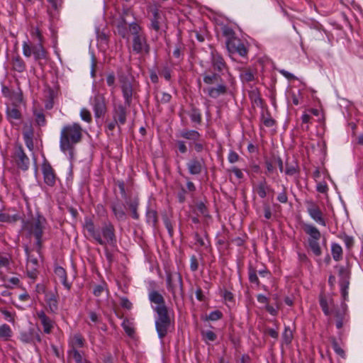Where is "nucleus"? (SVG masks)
<instances>
[{
    "instance_id": "58",
    "label": "nucleus",
    "mask_w": 363,
    "mask_h": 363,
    "mask_svg": "<svg viewBox=\"0 0 363 363\" xmlns=\"http://www.w3.org/2000/svg\"><path fill=\"white\" fill-rule=\"evenodd\" d=\"M194 145V149L197 152H201L204 149V141L199 139V141H196L192 143Z\"/></svg>"
},
{
    "instance_id": "53",
    "label": "nucleus",
    "mask_w": 363,
    "mask_h": 363,
    "mask_svg": "<svg viewBox=\"0 0 363 363\" xmlns=\"http://www.w3.org/2000/svg\"><path fill=\"white\" fill-rule=\"evenodd\" d=\"M122 326L129 337H133L135 334V330L133 327L129 325L128 321H123Z\"/></svg>"
},
{
    "instance_id": "35",
    "label": "nucleus",
    "mask_w": 363,
    "mask_h": 363,
    "mask_svg": "<svg viewBox=\"0 0 363 363\" xmlns=\"http://www.w3.org/2000/svg\"><path fill=\"white\" fill-rule=\"evenodd\" d=\"M147 222L151 223L154 227L157 223V213L153 209H147L146 213Z\"/></svg>"
},
{
    "instance_id": "54",
    "label": "nucleus",
    "mask_w": 363,
    "mask_h": 363,
    "mask_svg": "<svg viewBox=\"0 0 363 363\" xmlns=\"http://www.w3.org/2000/svg\"><path fill=\"white\" fill-rule=\"evenodd\" d=\"M35 121L38 125H44L45 124V117L43 113H35Z\"/></svg>"
},
{
    "instance_id": "64",
    "label": "nucleus",
    "mask_w": 363,
    "mask_h": 363,
    "mask_svg": "<svg viewBox=\"0 0 363 363\" xmlns=\"http://www.w3.org/2000/svg\"><path fill=\"white\" fill-rule=\"evenodd\" d=\"M240 159V157L237 152L235 151H230L228 155V160L230 163H235L238 162Z\"/></svg>"
},
{
    "instance_id": "21",
    "label": "nucleus",
    "mask_w": 363,
    "mask_h": 363,
    "mask_svg": "<svg viewBox=\"0 0 363 363\" xmlns=\"http://www.w3.org/2000/svg\"><path fill=\"white\" fill-rule=\"evenodd\" d=\"M227 91L228 88L223 82H219V84L216 87H210L208 89V94L213 99H216L220 95H224Z\"/></svg>"
},
{
    "instance_id": "13",
    "label": "nucleus",
    "mask_w": 363,
    "mask_h": 363,
    "mask_svg": "<svg viewBox=\"0 0 363 363\" xmlns=\"http://www.w3.org/2000/svg\"><path fill=\"white\" fill-rule=\"evenodd\" d=\"M128 106L122 104H114L113 107V118L119 122V125H124L126 123L128 115Z\"/></svg>"
},
{
    "instance_id": "28",
    "label": "nucleus",
    "mask_w": 363,
    "mask_h": 363,
    "mask_svg": "<svg viewBox=\"0 0 363 363\" xmlns=\"http://www.w3.org/2000/svg\"><path fill=\"white\" fill-rule=\"evenodd\" d=\"M125 203L131 211L133 218L135 220H138L139 218V213H138L139 199L138 198L129 199L128 201H126Z\"/></svg>"
},
{
    "instance_id": "56",
    "label": "nucleus",
    "mask_w": 363,
    "mask_h": 363,
    "mask_svg": "<svg viewBox=\"0 0 363 363\" xmlns=\"http://www.w3.org/2000/svg\"><path fill=\"white\" fill-rule=\"evenodd\" d=\"M342 239L345 243V245L348 250H350L354 245V240L352 237L345 234L342 236Z\"/></svg>"
},
{
    "instance_id": "26",
    "label": "nucleus",
    "mask_w": 363,
    "mask_h": 363,
    "mask_svg": "<svg viewBox=\"0 0 363 363\" xmlns=\"http://www.w3.org/2000/svg\"><path fill=\"white\" fill-rule=\"evenodd\" d=\"M223 74L216 72L211 74L205 73L203 74V82L207 84H213L215 83L222 82L221 75Z\"/></svg>"
},
{
    "instance_id": "27",
    "label": "nucleus",
    "mask_w": 363,
    "mask_h": 363,
    "mask_svg": "<svg viewBox=\"0 0 363 363\" xmlns=\"http://www.w3.org/2000/svg\"><path fill=\"white\" fill-rule=\"evenodd\" d=\"M127 25L125 18L122 16L116 26L118 34L123 38H128V36Z\"/></svg>"
},
{
    "instance_id": "62",
    "label": "nucleus",
    "mask_w": 363,
    "mask_h": 363,
    "mask_svg": "<svg viewBox=\"0 0 363 363\" xmlns=\"http://www.w3.org/2000/svg\"><path fill=\"white\" fill-rule=\"evenodd\" d=\"M121 305L123 308L128 310L132 308V303L126 297L121 298Z\"/></svg>"
},
{
    "instance_id": "10",
    "label": "nucleus",
    "mask_w": 363,
    "mask_h": 363,
    "mask_svg": "<svg viewBox=\"0 0 363 363\" xmlns=\"http://www.w3.org/2000/svg\"><path fill=\"white\" fill-rule=\"evenodd\" d=\"M13 158L18 168L23 171L28 169L30 160L21 145L15 147Z\"/></svg>"
},
{
    "instance_id": "15",
    "label": "nucleus",
    "mask_w": 363,
    "mask_h": 363,
    "mask_svg": "<svg viewBox=\"0 0 363 363\" xmlns=\"http://www.w3.org/2000/svg\"><path fill=\"white\" fill-rule=\"evenodd\" d=\"M42 172L45 183L50 186H53L55 184L56 175L54 169L48 162L45 161L43 163Z\"/></svg>"
},
{
    "instance_id": "44",
    "label": "nucleus",
    "mask_w": 363,
    "mask_h": 363,
    "mask_svg": "<svg viewBox=\"0 0 363 363\" xmlns=\"http://www.w3.org/2000/svg\"><path fill=\"white\" fill-rule=\"evenodd\" d=\"M115 184L118 186L121 196L123 199H125V201L126 202V201L130 199L128 197V194L125 191V182L123 181L118 180L115 182Z\"/></svg>"
},
{
    "instance_id": "32",
    "label": "nucleus",
    "mask_w": 363,
    "mask_h": 363,
    "mask_svg": "<svg viewBox=\"0 0 363 363\" xmlns=\"http://www.w3.org/2000/svg\"><path fill=\"white\" fill-rule=\"evenodd\" d=\"M189 116L192 122L196 123L197 124L201 123V113L200 111L195 106L191 107Z\"/></svg>"
},
{
    "instance_id": "50",
    "label": "nucleus",
    "mask_w": 363,
    "mask_h": 363,
    "mask_svg": "<svg viewBox=\"0 0 363 363\" xmlns=\"http://www.w3.org/2000/svg\"><path fill=\"white\" fill-rule=\"evenodd\" d=\"M293 339L292 331L290 330L289 327H286L284 332L283 333V340L286 345H289Z\"/></svg>"
},
{
    "instance_id": "6",
    "label": "nucleus",
    "mask_w": 363,
    "mask_h": 363,
    "mask_svg": "<svg viewBox=\"0 0 363 363\" xmlns=\"http://www.w3.org/2000/svg\"><path fill=\"white\" fill-rule=\"evenodd\" d=\"M303 230L309 236L308 239L309 248L315 256H320L322 250L318 243V240L321 238L320 232L316 227L311 224H304Z\"/></svg>"
},
{
    "instance_id": "48",
    "label": "nucleus",
    "mask_w": 363,
    "mask_h": 363,
    "mask_svg": "<svg viewBox=\"0 0 363 363\" xmlns=\"http://www.w3.org/2000/svg\"><path fill=\"white\" fill-rule=\"evenodd\" d=\"M198 211L205 217H208V212L206 206L203 201L197 202L196 204Z\"/></svg>"
},
{
    "instance_id": "42",
    "label": "nucleus",
    "mask_w": 363,
    "mask_h": 363,
    "mask_svg": "<svg viewBox=\"0 0 363 363\" xmlns=\"http://www.w3.org/2000/svg\"><path fill=\"white\" fill-rule=\"evenodd\" d=\"M222 33L224 36L227 37V40H232L235 39L236 37L235 36V33L233 30V28L228 26H224L222 27Z\"/></svg>"
},
{
    "instance_id": "57",
    "label": "nucleus",
    "mask_w": 363,
    "mask_h": 363,
    "mask_svg": "<svg viewBox=\"0 0 363 363\" xmlns=\"http://www.w3.org/2000/svg\"><path fill=\"white\" fill-rule=\"evenodd\" d=\"M23 52L26 57H30L31 54H33V47H30L26 42H24L23 45Z\"/></svg>"
},
{
    "instance_id": "22",
    "label": "nucleus",
    "mask_w": 363,
    "mask_h": 363,
    "mask_svg": "<svg viewBox=\"0 0 363 363\" xmlns=\"http://www.w3.org/2000/svg\"><path fill=\"white\" fill-rule=\"evenodd\" d=\"M180 136L189 140L191 142L190 144L199 141V139L201 137V134L198 131L188 129H184L181 131Z\"/></svg>"
},
{
    "instance_id": "11",
    "label": "nucleus",
    "mask_w": 363,
    "mask_h": 363,
    "mask_svg": "<svg viewBox=\"0 0 363 363\" xmlns=\"http://www.w3.org/2000/svg\"><path fill=\"white\" fill-rule=\"evenodd\" d=\"M226 47L229 52L238 53L242 57H246L248 49L245 44L238 38L226 40Z\"/></svg>"
},
{
    "instance_id": "5",
    "label": "nucleus",
    "mask_w": 363,
    "mask_h": 363,
    "mask_svg": "<svg viewBox=\"0 0 363 363\" xmlns=\"http://www.w3.org/2000/svg\"><path fill=\"white\" fill-rule=\"evenodd\" d=\"M46 219L40 215H38L33 222L28 224V230L29 234L33 235L35 238V245L38 252H40L43 247V235L45 229Z\"/></svg>"
},
{
    "instance_id": "18",
    "label": "nucleus",
    "mask_w": 363,
    "mask_h": 363,
    "mask_svg": "<svg viewBox=\"0 0 363 363\" xmlns=\"http://www.w3.org/2000/svg\"><path fill=\"white\" fill-rule=\"evenodd\" d=\"M37 316L40 320L41 324L43 326V331L46 334H50L54 327V322L46 315L43 311L37 312Z\"/></svg>"
},
{
    "instance_id": "30",
    "label": "nucleus",
    "mask_w": 363,
    "mask_h": 363,
    "mask_svg": "<svg viewBox=\"0 0 363 363\" xmlns=\"http://www.w3.org/2000/svg\"><path fill=\"white\" fill-rule=\"evenodd\" d=\"M12 65L15 71L23 72L26 69V64L23 59L17 55L12 59Z\"/></svg>"
},
{
    "instance_id": "40",
    "label": "nucleus",
    "mask_w": 363,
    "mask_h": 363,
    "mask_svg": "<svg viewBox=\"0 0 363 363\" xmlns=\"http://www.w3.org/2000/svg\"><path fill=\"white\" fill-rule=\"evenodd\" d=\"M160 15L158 11L156 9L153 12V18L151 20V27L156 31H158L160 30Z\"/></svg>"
},
{
    "instance_id": "59",
    "label": "nucleus",
    "mask_w": 363,
    "mask_h": 363,
    "mask_svg": "<svg viewBox=\"0 0 363 363\" xmlns=\"http://www.w3.org/2000/svg\"><path fill=\"white\" fill-rule=\"evenodd\" d=\"M199 268V262L195 255L191 257L190 269L192 272H196Z\"/></svg>"
},
{
    "instance_id": "63",
    "label": "nucleus",
    "mask_w": 363,
    "mask_h": 363,
    "mask_svg": "<svg viewBox=\"0 0 363 363\" xmlns=\"http://www.w3.org/2000/svg\"><path fill=\"white\" fill-rule=\"evenodd\" d=\"M277 200L279 202L283 203H285L288 201V197H287L286 191L285 187H284L283 191L281 192L280 194H279V195L277 196Z\"/></svg>"
},
{
    "instance_id": "12",
    "label": "nucleus",
    "mask_w": 363,
    "mask_h": 363,
    "mask_svg": "<svg viewBox=\"0 0 363 363\" xmlns=\"http://www.w3.org/2000/svg\"><path fill=\"white\" fill-rule=\"evenodd\" d=\"M306 204L307 207V212L310 216L317 223L325 226L326 223L319 206L311 200L306 201Z\"/></svg>"
},
{
    "instance_id": "51",
    "label": "nucleus",
    "mask_w": 363,
    "mask_h": 363,
    "mask_svg": "<svg viewBox=\"0 0 363 363\" xmlns=\"http://www.w3.org/2000/svg\"><path fill=\"white\" fill-rule=\"evenodd\" d=\"M163 221L170 237H173L174 230L171 220L167 216H163Z\"/></svg>"
},
{
    "instance_id": "23",
    "label": "nucleus",
    "mask_w": 363,
    "mask_h": 363,
    "mask_svg": "<svg viewBox=\"0 0 363 363\" xmlns=\"http://www.w3.org/2000/svg\"><path fill=\"white\" fill-rule=\"evenodd\" d=\"M121 90L123 93V96L125 99V104L128 106H130L132 103V99L133 95V89L132 84H125L121 86Z\"/></svg>"
},
{
    "instance_id": "1",
    "label": "nucleus",
    "mask_w": 363,
    "mask_h": 363,
    "mask_svg": "<svg viewBox=\"0 0 363 363\" xmlns=\"http://www.w3.org/2000/svg\"><path fill=\"white\" fill-rule=\"evenodd\" d=\"M148 297L151 303L157 305L154 308V311L157 313L155 328L159 337L162 340L167 335L172 325L168 308L165 304L163 296L159 291L151 290Z\"/></svg>"
},
{
    "instance_id": "55",
    "label": "nucleus",
    "mask_w": 363,
    "mask_h": 363,
    "mask_svg": "<svg viewBox=\"0 0 363 363\" xmlns=\"http://www.w3.org/2000/svg\"><path fill=\"white\" fill-rule=\"evenodd\" d=\"M202 335H203V337L206 339H207L208 340L212 341V342L215 341L217 338L216 334L211 330H207L205 332H202Z\"/></svg>"
},
{
    "instance_id": "9",
    "label": "nucleus",
    "mask_w": 363,
    "mask_h": 363,
    "mask_svg": "<svg viewBox=\"0 0 363 363\" xmlns=\"http://www.w3.org/2000/svg\"><path fill=\"white\" fill-rule=\"evenodd\" d=\"M94 116L96 118H103L107 112L106 98L104 94H97L91 101Z\"/></svg>"
},
{
    "instance_id": "43",
    "label": "nucleus",
    "mask_w": 363,
    "mask_h": 363,
    "mask_svg": "<svg viewBox=\"0 0 363 363\" xmlns=\"http://www.w3.org/2000/svg\"><path fill=\"white\" fill-rule=\"evenodd\" d=\"M249 280L251 283L256 284L257 286L259 285V281L257 275V270L252 267H250L248 269Z\"/></svg>"
},
{
    "instance_id": "38",
    "label": "nucleus",
    "mask_w": 363,
    "mask_h": 363,
    "mask_svg": "<svg viewBox=\"0 0 363 363\" xmlns=\"http://www.w3.org/2000/svg\"><path fill=\"white\" fill-rule=\"evenodd\" d=\"M285 174L289 176H294L298 172V165L297 163L290 164L288 161L286 162Z\"/></svg>"
},
{
    "instance_id": "36",
    "label": "nucleus",
    "mask_w": 363,
    "mask_h": 363,
    "mask_svg": "<svg viewBox=\"0 0 363 363\" xmlns=\"http://www.w3.org/2000/svg\"><path fill=\"white\" fill-rule=\"evenodd\" d=\"M33 328L23 331L20 333V340L25 343H33Z\"/></svg>"
},
{
    "instance_id": "49",
    "label": "nucleus",
    "mask_w": 363,
    "mask_h": 363,
    "mask_svg": "<svg viewBox=\"0 0 363 363\" xmlns=\"http://www.w3.org/2000/svg\"><path fill=\"white\" fill-rule=\"evenodd\" d=\"M0 312L4 315V318L7 320L8 321L14 323L15 322V313H12L10 311H7L4 308L0 307Z\"/></svg>"
},
{
    "instance_id": "19",
    "label": "nucleus",
    "mask_w": 363,
    "mask_h": 363,
    "mask_svg": "<svg viewBox=\"0 0 363 363\" xmlns=\"http://www.w3.org/2000/svg\"><path fill=\"white\" fill-rule=\"evenodd\" d=\"M330 312L334 315L336 319L337 328H342L343 327V322L347 314V308L345 305L344 304V307H342V308L337 307L333 308Z\"/></svg>"
},
{
    "instance_id": "52",
    "label": "nucleus",
    "mask_w": 363,
    "mask_h": 363,
    "mask_svg": "<svg viewBox=\"0 0 363 363\" xmlns=\"http://www.w3.org/2000/svg\"><path fill=\"white\" fill-rule=\"evenodd\" d=\"M223 317V313L218 311V310H216V311H212L210 313V314L208 315V316L206 318L207 320H218L220 318H222Z\"/></svg>"
},
{
    "instance_id": "29",
    "label": "nucleus",
    "mask_w": 363,
    "mask_h": 363,
    "mask_svg": "<svg viewBox=\"0 0 363 363\" xmlns=\"http://www.w3.org/2000/svg\"><path fill=\"white\" fill-rule=\"evenodd\" d=\"M270 190V187L267 185L265 178H263L257 186L256 191L259 196L264 199L267 196V191Z\"/></svg>"
},
{
    "instance_id": "60",
    "label": "nucleus",
    "mask_w": 363,
    "mask_h": 363,
    "mask_svg": "<svg viewBox=\"0 0 363 363\" xmlns=\"http://www.w3.org/2000/svg\"><path fill=\"white\" fill-rule=\"evenodd\" d=\"M186 191L184 187H182L177 193V199L180 203H183L186 201Z\"/></svg>"
},
{
    "instance_id": "20",
    "label": "nucleus",
    "mask_w": 363,
    "mask_h": 363,
    "mask_svg": "<svg viewBox=\"0 0 363 363\" xmlns=\"http://www.w3.org/2000/svg\"><path fill=\"white\" fill-rule=\"evenodd\" d=\"M45 301L48 305V311L50 313H55L58 310V301L57 295L53 292L47 294Z\"/></svg>"
},
{
    "instance_id": "45",
    "label": "nucleus",
    "mask_w": 363,
    "mask_h": 363,
    "mask_svg": "<svg viewBox=\"0 0 363 363\" xmlns=\"http://www.w3.org/2000/svg\"><path fill=\"white\" fill-rule=\"evenodd\" d=\"M69 355L75 360L76 363H82L86 360L83 359L79 351L74 347L69 351Z\"/></svg>"
},
{
    "instance_id": "61",
    "label": "nucleus",
    "mask_w": 363,
    "mask_h": 363,
    "mask_svg": "<svg viewBox=\"0 0 363 363\" xmlns=\"http://www.w3.org/2000/svg\"><path fill=\"white\" fill-rule=\"evenodd\" d=\"M80 115H81L82 118L84 121H86L88 123L91 121V116L90 112L88 110L82 109L81 111Z\"/></svg>"
},
{
    "instance_id": "16",
    "label": "nucleus",
    "mask_w": 363,
    "mask_h": 363,
    "mask_svg": "<svg viewBox=\"0 0 363 363\" xmlns=\"http://www.w3.org/2000/svg\"><path fill=\"white\" fill-rule=\"evenodd\" d=\"M211 64L214 71L223 74L228 66L223 57L216 51L211 52Z\"/></svg>"
},
{
    "instance_id": "25",
    "label": "nucleus",
    "mask_w": 363,
    "mask_h": 363,
    "mask_svg": "<svg viewBox=\"0 0 363 363\" xmlns=\"http://www.w3.org/2000/svg\"><path fill=\"white\" fill-rule=\"evenodd\" d=\"M54 272L55 275L59 278V280L62 282V284L69 290L71 288V285L67 281V272L65 269L60 266H57L55 268Z\"/></svg>"
},
{
    "instance_id": "17",
    "label": "nucleus",
    "mask_w": 363,
    "mask_h": 363,
    "mask_svg": "<svg viewBox=\"0 0 363 363\" xmlns=\"http://www.w3.org/2000/svg\"><path fill=\"white\" fill-rule=\"evenodd\" d=\"M204 165V160L203 158H198L197 157H192L187 163L189 172L193 175L200 174L202 172Z\"/></svg>"
},
{
    "instance_id": "41",
    "label": "nucleus",
    "mask_w": 363,
    "mask_h": 363,
    "mask_svg": "<svg viewBox=\"0 0 363 363\" xmlns=\"http://www.w3.org/2000/svg\"><path fill=\"white\" fill-rule=\"evenodd\" d=\"M6 114L7 116L11 119H20L21 118V113L20 111L15 107L7 108Z\"/></svg>"
},
{
    "instance_id": "31",
    "label": "nucleus",
    "mask_w": 363,
    "mask_h": 363,
    "mask_svg": "<svg viewBox=\"0 0 363 363\" xmlns=\"http://www.w3.org/2000/svg\"><path fill=\"white\" fill-rule=\"evenodd\" d=\"M331 252L333 259L339 261L342 258V249L341 246L337 243H333L331 246Z\"/></svg>"
},
{
    "instance_id": "8",
    "label": "nucleus",
    "mask_w": 363,
    "mask_h": 363,
    "mask_svg": "<svg viewBox=\"0 0 363 363\" xmlns=\"http://www.w3.org/2000/svg\"><path fill=\"white\" fill-rule=\"evenodd\" d=\"M336 267L338 268L341 295L343 300L345 301L348 295L347 289L350 285V269L348 267L337 266Z\"/></svg>"
},
{
    "instance_id": "7",
    "label": "nucleus",
    "mask_w": 363,
    "mask_h": 363,
    "mask_svg": "<svg viewBox=\"0 0 363 363\" xmlns=\"http://www.w3.org/2000/svg\"><path fill=\"white\" fill-rule=\"evenodd\" d=\"M167 289L172 293L173 298L176 300L177 287L179 288V294L182 298L184 296V290L183 285V280L182 274L179 272L176 273L174 276L170 273L167 274Z\"/></svg>"
},
{
    "instance_id": "46",
    "label": "nucleus",
    "mask_w": 363,
    "mask_h": 363,
    "mask_svg": "<svg viewBox=\"0 0 363 363\" xmlns=\"http://www.w3.org/2000/svg\"><path fill=\"white\" fill-rule=\"evenodd\" d=\"M262 122L267 127H272L275 124V121L271 117L269 112L267 113V116L262 114Z\"/></svg>"
},
{
    "instance_id": "33",
    "label": "nucleus",
    "mask_w": 363,
    "mask_h": 363,
    "mask_svg": "<svg viewBox=\"0 0 363 363\" xmlns=\"http://www.w3.org/2000/svg\"><path fill=\"white\" fill-rule=\"evenodd\" d=\"M20 219L18 214L10 216L8 213L0 211V222L2 223H14Z\"/></svg>"
},
{
    "instance_id": "37",
    "label": "nucleus",
    "mask_w": 363,
    "mask_h": 363,
    "mask_svg": "<svg viewBox=\"0 0 363 363\" xmlns=\"http://www.w3.org/2000/svg\"><path fill=\"white\" fill-rule=\"evenodd\" d=\"M240 79L243 82H250L255 79L254 73L250 69H245L240 73Z\"/></svg>"
},
{
    "instance_id": "47",
    "label": "nucleus",
    "mask_w": 363,
    "mask_h": 363,
    "mask_svg": "<svg viewBox=\"0 0 363 363\" xmlns=\"http://www.w3.org/2000/svg\"><path fill=\"white\" fill-rule=\"evenodd\" d=\"M332 346L335 352L341 357H345V352L343 349L340 347L335 338L332 339Z\"/></svg>"
},
{
    "instance_id": "2",
    "label": "nucleus",
    "mask_w": 363,
    "mask_h": 363,
    "mask_svg": "<svg viewBox=\"0 0 363 363\" xmlns=\"http://www.w3.org/2000/svg\"><path fill=\"white\" fill-rule=\"evenodd\" d=\"M82 139V128L74 123L65 125L61 130L60 147L63 152H68L71 157L74 155V146Z\"/></svg>"
},
{
    "instance_id": "34",
    "label": "nucleus",
    "mask_w": 363,
    "mask_h": 363,
    "mask_svg": "<svg viewBox=\"0 0 363 363\" xmlns=\"http://www.w3.org/2000/svg\"><path fill=\"white\" fill-rule=\"evenodd\" d=\"M12 336V330L9 325L3 324L0 325V338L8 340Z\"/></svg>"
},
{
    "instance_id": "39",
    "label": "nucleus",
    "mask_w": 363,
    "mask_h": 363,
    "mask_svg": "<svg viewBox=\"0 0 363 363\" xmlns=\"http://www.w3.org/2000/svg\"><path fill=\"white\" fill-rule=\"evenodd\" d=\"M320 306L325 315H329L331 314L330 311L329 310L328 303L325 296L323 294L320 295Z\"/></svg>"
},
{
    "instance_id": "3",
    "label": "nucleus",
    "mask_w": 363,
    "mask_h": 363,
    "mask_svg": "<svg viewBox=\"0 0 363 363\" xmlns=\"http://www.w3.org/2000/svg\"><path fill=\"white\" fill-rule=\"evenodd\" d=\"M84 228L87 230L89 236L99 245H106L108 244L112 247H116L117 240L115 234V228L112 223H104L101 227V232H100L95 228L92 220L86 219Z\"/></svg>"
},
{
    "instance_id": "14",
    "label": "nucleus",
    "mask_w": 363,
    "mask_h": 363,
    "mask_svg": "<svg viewBox=\"0 0 363 363\" xmlns=\"http://www.w3.org/2000/svg\"><path fill=\"white\" fill-rule=\"evenodd\" d=\"M111 208L115 218L119 221L126 220L127 215L125 212V205L119 199H116L111 203Z\"/></svg>"
},
{
    "instance_id": "4",
    "label": "nucleus",
    "mask_w": 363,
    "mask_h": 363,
    "mask_svg": "<svg viewBox=\"0 0 363 363\" xmlns=\"http://www.w3.org/2000/svg\"><path fill=\"white\" fill-rule=\"evenodd\" d=\"M129 30L133 35V51L137 54L145 53L148 55L150 47L142 28L137 23H131L129 24Z\"/></svg>"
},
{
    "instance_id": "24",
    "label": "nucleus",
    "mask_w": 363,
    "mask_h": 363,
    "mask_svg": "<svg viewBox=\"0 0 363 363\" xmlns=\"http://www.w3.org/2000/svg\"><path fill=\"white\" fill-rule=\"evenodd\" d=\"M33 54L34 55L35 60L38 61L40 65H42L40 60L46 58L47 52L45 51L41 43L33 47Z\"/></svg>"
}]
</instances>
